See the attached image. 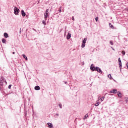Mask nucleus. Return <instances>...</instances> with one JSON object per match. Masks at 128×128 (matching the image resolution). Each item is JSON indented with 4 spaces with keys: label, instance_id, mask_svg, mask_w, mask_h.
I'll return each mask as SVG.
<instances>
[{
    "label": "nucleus",
    "instance_id": "dca6fc26",
    "mask_svg": "<svg viewBox=\"0 0 128 128\" xmlns=\"http://www.w3.org/2000/svg\"><path fill=\"white\" fill-rule=\"evenodd\" d=\"M110 26L111 28H114V27L112 24H110Z\"/></svg>",
    "mask_w": 128,
    "mask_h": 128
},
{
    "label": "nucleus",
    "instance_id": "ddd939ff",
    "mask_svg": "<svg viewBox=\"0 0 128 128\" xmlns=\"http://www.w3.org/2000/svg\"><path fill=\"white\" fill-rule=\"evenodd\" d=\"M23 58H25V60H28V57H27L26 56L25 54H23Z\"/></svg>",
    "mask_w": 128,
    "mask_h": 128
},
{
    "label": "nucleus",
    "instance_id": "f704fd0d",
    "mask_svg": "<svg viewBox=\"0 0 128 128\" xmlns=\"http://www.w3.org/2000/svg\"><path fill=\"white\" fill-rule=\"evenodd\" d=\"M112 49L113 50H114V48H112Z\"/></svg>",
    "mask_w": 128,
    "mask_h": 128
},
{
    "label": "nucleus",
    "instance_id": "6e6552de",
    "mask_svg": "<svg viewBox=\"0 0 128 128\" xmlns=\"http://www.w3.org/2000/svg\"><path fill=\"white\" fill-rule=\"evenodd\" d=\"M22 16L24 17L26 16V12H24V10L22 11Z\"/></svg>",
    "mask_w": 128,
    "mask_h": 128
},
{
    "label": "nucleus",
    "instance_id": "bb28decb",
    "mask_svg": "<svg viewBox=\"0 0 128 128\" xmlns=\"http://www.w3.org/2000/svg\"><path fill=\"white\" fill-rule=\"evenodd\" d=\"M118 62H122V60H120V58H119Z\"/></svg>",
    "mask_w": 128,
    "mask_h": 128
},
{
    "label": "nucleus",
    "instance_id": "473e14b6",
    "mask_svg": "<svg viewBox=\"0 0 128 128\" xmlns=\"http://www.w3.org/2000/svg\"><path fill=\"white\" fill-rule=\"evenodd\" d=\"M64 84H68V82H65Z\"/></svg>",
    "mask_w": 128,
    "mask_h": 128
},
{
    "label": "nucleus",
    "instance_id": "4be33fe9",
    "mask_svg": "<svg viewBox=\"0 0 128 128\" xmlns=\"http://www.w3.org/2000/svg\"><path fill=\"white\" fill-rule=\"evenodd\" d=\"M100 100H99V98H98V100L97 102H96L97 104H100Z\"/></svg>",
    "mask_w": 128,
    "mask_h": 128
},
{
    "label": "nucleus",
    "instance_id": "423d86ee",
    "mask_svg": "<svg viewBox=\"0 0 128 128\" xmlns=\"http://www.w3.org/2000/svg\"><path fill=\"white\" fill-rule=\"evenodd\" d=\"M118 92V90H113L112 91H110V94H116Z\"/></svg>",
    "mask_w": 128,
    "mask_h": 128
},
{
    "label": "nucleus",
    "instance_id": "7ed1b4c3",
    "mask_svg": "<svg viewBox=\"0 0 128 128\" xmlns=\"http://www.w3.org/2000/svg\"><path fill=\"white\" fill-rule=\"evenodd\" d=\"M14 12L16 16H18V14H20V10L19 8H18L16 7H15V8H14Z\"/></svg>",
    "mask_w": 128,
    "mask_h": 128
},
{
    "label": "nucleus",
    "instance_id": "a878e982",
    "mask_svg": "<svg viewBox=\"0 0 128 128\" xmlns=\"http://www.w3.org/2000/svg\"><path fill=\"white\" fill-rule=\"evenodd\" d=\"M8 88L9 90H10L12 88V85H10L9 86H8Z\"/></svg>",
    "mask_w": 128,
    "mask_h": 128
},
{
    "label": "nucleus",
    "instance_id": "5701e85b",
    "mask_svg": "<svg viewBox=\"0 0 128 128\" xmlns=\"http://www.w3.org/2000/svg\"><path fill=\"white\" fill-rule=\"evenodd\" d=\"M100 104H98V103H97V104H95V106H100Z\"/></svg>",
    "mask_w": 128,
    "mask_h": 128
},
{
    "label": "nucleus",
    "instance_id": "20e7f679",
    "mask_svg": "<svg viewBox=\"0 0 128 128\" xmlns=\"http://www.w3.org/2000/svg\"><path fill=\"white\" fill-rule=\"evenodd\" d=\"M86 40H88V38H85L84 40L82 42V48H86Z\"/></svg>",
    "mask_w": 128,
    "mask_h": 128
},
{
    "label": "nucleus",
    "instance_id": "2eb2a0df",
    "mask_svg": "<svg viewBox=\"0 0 128 128\" xmlns=\"http://www.w3.org/2000/svg\"><path fill=\"white\" fill-rule=\"evenodd\" d=\"M2 42H3V44H6V39H2Z\"/></svg>",
    "mask_w": 128,
    "mask_h": 128
},
{
    "label": "nucleus",
    "instance_id": "7c9ffc66",
    "mask_svg": "<svg viewBox=\"0 0 128 128\" xmlns=\"http://www.w3.org/2000/svg\"><path fill=\"white\" fill-rule=\"evenodd\" d=\"M62 12V9H60V12L61 13Z\"/></svg>",
    "mask_w": 128,
    "mask_h": 128
},
{
    "label": "nucleus",
    "instance_id": "412c9836",
    "mask_svg": "<svg viewBox=\"0 0 128 128\" xmlns=\"http://www.w3.org/2000/svg\"><path fill=\"white\" fill-rule=\"evenodd\" d=\"M96 22H98V17L96 18Z\"/></svg>",
    "mask_w": 128,
    "mask_h": 128
},
{
    "label": "nucleus",
    "instance_id": "f8f14e48",
    "mask_svg": "<svg viewBox=\"0 0 128 128\" xmlns=\"http://www.w3.org/2000/svg\"><path fill=\"white\" fill-rule=\"evenodd\" d=\"M119 66H120V69L122 70V62H119Z\"/></svg>",
    "mask_w": 128,
    "mask_h": 128
},
{
    "label": "nucleus",
    "instance_id": "9d476101",
    "mask_svg": "<svg viewBox=\"0 0 128 128\" xmlns=\"http://www.w3.org/2000/svg\"><path fill=\"white\" fill-rule=\"evenodd\" d=\"M99 100H101V102H102L104 100V97H99Z\"/></svg>",
    "mask_w": 128,
    "mask_h": 128
},
{
    "label": "nucleus",
    "instance_id": "39448f33",
    "mask_svg": "<svg viewBox=\"0 0 128 128\" xmlns=\"http://www.w3.org/2000/svg\"><path fill=\"white\" fill-rule=\"evenodd\" d=\"M71 38H72V34H70V33L68 32V34L67 36V40H70Z\"/></svg>",
    "mask_w": 128,
    "mask_h": 128
},
{
    "label": "nucleus",
    "instance_id": "1a4fd4ad",
    "mask_svg": "<svg viewBox=\"0 0 128 128\" xmlns=\"http://www.w3.org/2000/svg\"><path fill=\"white\" fill-rule=\"evenodd\" d=\"M35 90H40V87L39 86H36Z\"/></svg>",
    "mask_w": 128,
    "mask_h": 128
},
{
    "label": "nucleus",
    "instance_id": "c9c22d12",
    "mask_svg": "<svg viewBox=\"0 0 128 128\" xmlns=\"http://www.w3.org/2000/svg\"><path fill=\"white\" fill-rule=\"evenodd\" d=\"M56 116H58V114H56Z\"/></svg>",
    "mask_w": 128,
    "mask_h": 128
},
{
    "label": "nucleus",
    "instance_id": "aec40b11",
    "mask_svg": "<svg viewBox=\"0 0 128 128\" xmlns=\"http://www.w3.org/2000/svg\"><path fill=\"white\" fill-rule=\"evenodd\" d=\"M122 54L124 56H126V52L124 51L122 52Z\"/></svg>",
    "mask_w": 128,
    "mask_h": 128
},
{
    "label": "nucleus",
    "instance_id": "a211bd4d",
    "mask_svg": "<svg viewBox=\"0 0 128 128\" xmlns=\"http://www.w3.org/2000/svg\"><path fill=\"white\" fill-rule=\"evenodd\" d=\"M42 24H44V26H46V21L44 20V21L42 22Z\"/></svg>",
    "mask_w": 128,
    "mask_h": 128
},
{
    "label": "nucleus",
    "instance_id": "0eeeda50",
    "mask_svg": "<svg viewBox=\"0 0 128 128\" xmlns=\"http://www.w3.org/2000/svg\"><path fill=\"white\" fill-rule=\"evenodd\" d=\"M48 124L49 128H54V125L52 123H48Z\"/></svg>",
    "mask_w": 128,
    "mask_h": 128
},
{
    "label": "nucleus",
    "instance_id": "393cba45",
    "mask_svg": "<svg viewBox=\"0 0 128 128\" xmlns=\"http://www.w3.org/2000/svg\"><path fill=\"white\" fill-rule=\"evenodd\" d=\"M110 44H112V46H114V42H110Z\"/></svg>",
    "mask_w": 128,
    "mask_h": 128
},
{
    "label": "nucleus",
    "instance_id": "6ab92c4d",
    "mask_svg": "<svg viewBox=\"0 0 128 128\" xmlns=\"http://www.w3.org/2000/svg\"><path fill=\"white\" fill-rule=\"evenodd\" d=\"M118 96L119 98H122V93H118Z\"/></svg>",
    "mask_w": 128,
    "mask_h": 128
},
{
    "label": "nucleus",
    "instance_id": "c85d7f7f",
    "mask_svg": "<svg viewBox=\"0 0 128 128\" xmlns=\"http://www.w3.org/2000/svg\"><path fill=\"white\" fill-rule=\"evenodd\" d=\"M72 20L74 22V17H72Z\"/></svg>",
    "mask_w": 128,
    "mask_h": 128
},
{
    "label": "nucleus",
    "instance_id": "f3484780",
    "mask_svg": "<svg viewBox=\"0 0 128 128\" xmlns=\"http://www.w3.org/2000/svg\"><path fill=\"white\" fill-rule=\"evenodd\" d=\"M108 78H110V80H112V75L109 74L108 76Z\"/></svg>",
    "mask_w": 128,
    "mask_h": 128
},
{
    "label": "nucleus",
    "instance_id": "c756f323",
    "mask_svg": "<svg viewBox=\"0 0 128 128\" xmlns=\"http://www.w3.org/2000/svg\"><path fill=\"white\" fill-rule=\"evenodd\" d=\"M2 81L0 80V84H2Z\"/></svg>",
    "mask_w": 128,
    "mask_h": 128
},
{
    "label": "nucleus",
    "instance_id": "b1692460",
    "mask_svg": "<svg viewBox=\"0 0 128 128\" xmlns=\"http://www.w3.org/2000/svg\"><path fill=\"white\" fill-rule=\"evenodd\" d=\"M59 106H60V108H62V105L60 104Z\"/></svg>",
    "mask_w": 128,
    "mask_h": 128
},
{
    "label": "nucleus",
    "instance_id": "f257e3e1",
    "mask_svg": "<svg viewBox=\"0 0 128 128\" xmlns=\"http://www.w3.org/2000/svg\"><path fill=\"white\" fill-rule=\"evenodd\" d=\"M90 70L93 72H94V70H96V72H99V74H102V69L98 67L95 68L94 66V65L92 64L91 66Z\"/></svg>",
    "mask_w": 128,
    "mask_h": 128
},
{
    "label": "nucleus",
    "instance_id": "4468645a",
    "mask_svg": "<svg viewBox=\"0 0 128 128\" xmlns=\"http://www.w3.org/2000/svg\"><path fill=\"white\" fill-rule=\"evenodd\" d=\"M88 118V114H86L84 117V120H86Z\"/></svg>",
    "mask_w": 128,
    "mask_h": 128
},
{
    "label": "nucleus",
    "instance_id": "72a5a7b5",
    "mask_svg": "<svg viewBox=\"0 0 128 128\" xmlns=\"http://www.w3.org/2000/svg\"><path fill=\"white\" fill-rule=\"evenodd\" d=\"M13 54H16V52H14Z\"/></svg>",
    "mask_w": 128,
    "mask_h": 128
},
{
    "label": "nucleus",
    "instance_id": "2f4dec72",
    "mask_svg": "<svg viewBox=\"0 0 128 128\" xmlns=\"http://www.w3.org/2000/svg\"><path fill=\"white\" fill-rule=\"evenodd\" d=\"M126 66H127V68H128V62L127 63Z\"/></svg>",
    "mask_w": 128,
    "mask_h": 128
},
{
    "label": "nucleus",
    "instance_id": "9b49d317",
    "mask_svg": "<svg viewBox=\"0 0 128 128\" xmlns=\"http://www.w3.org/2000/svg\"><path fill=\"white\" fill-rule=\"evenodd\" d=\"M4 36L6 38H8V33H4Z\"/></svg>",
    "mask_w": 128,
    "mask_h": 128
},
{
    "label": "nucleus",
    "instance_id": "f03ea898",
    "mask_svg": "<svg viewBox=\"0 0 128 128\" xmlns=\"http://www.w3.org/2000/svg\"><path fill=\"white\" fill-rule=\"evenodd\" d=\"M50 9H48L44 13V18L45 20H48V16H50Z\"/></svg>",
    "mask_w": 128,
    "mask_h": 128
},
{
    "label": "nucleus",
    "instance_id": "cd10ccee",
    "mask_svg": "<svg viewBox=\"0 0 128 128\" xmlns=\"http://www.w3.org/2000/svg\"><path fill=\"white\" fill-rule=\"evenodd\" d=\"M126 102L128 103V98H126Z\"/></svg>",
    "mask_w": 128,
    "mask_h": 128
}]
</instances>
